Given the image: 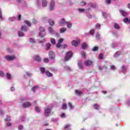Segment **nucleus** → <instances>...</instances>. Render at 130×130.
<instances>
[{
	"instance_id": "obj_13",
	"label": "nucleus",
	"mask_w": 130,
	"mask_h": 130,
	"mask_svg": "<svg viewBox=\"0 0 130 130\" xmlns=\"http://www.w3.org/2000/svg\"><path fill=\"white\" fill-rule=\"evenodd\" d=\"M78 66L81 70L84 68V66L83 65V62H82V60H79L78 62Z\"/></svg>"
},
{
	"instance_id": "obj_36",
	"label": "nucleus",
	"mask_w": 130,
	"mask_h": 130,
	"mask_svg": "<svg viewBox=\"0 0 130 130\" xmlns=\"http://www.w3.org/2000/svg\"><path fill=\"white\" fill-rule=\"evenodd\" d=\"M24 23H25V24H26V25L28 26V27H31V23L30 22V21H29L28 20H25Z\"/></svg>"
},
{
	"instance_id": "obj_64",
	"label": "nucleus",
	"mask_w": 130,
	"mask_h": 130,
	"mask_svg": "<svg viewBox=\"0 0 130 130\" xmlns=\"http://www.w3.org/2000/svg\"><path fill=\"white\" fill-rule=\"evenodd\" d=\"M126 104L130 106V99H128V100L126 101Z\"/></svg>"
},
{
	"instance_id": "obj_26",
	"label": "nucleus",
	"mask_w": 130,
	"mask_h": 130,
	"mask_svg": "<svg viewBox=\"0 0 130 130\" xmlns=\"http://www.w3.org/2000/svg\"><path fill=\"white\" fill-rule=\"evenodd\" d=\"M125 72H126V67L124 65L122 67V73L125 74Z\"/></svg>"
},
{
	"instance_id": "obj_45",
	"label": "nucleus",
	"mask_w": 130,
	"mask_h": 130,
	"mask_svg": "<svg viewBox=\"0 0 130 130\" xmlns=\"http://www.w3.org/2000/svg\"><path fill=\"white\" fill-rule=\"evenodd\" d=\"M90 34H91V35H94V34L95 33V30L94 29H91L89 31Z\"/></svg>"
},
{
	"instance_id": "obj_14",
	"label": "nucleus",
	"mask_w": 130,
	"mask_h": 130,
	"mask_svg": "<svg viewBox=\"0 0 130 130\" xmlns=\"http://www.w3.org/2000/svg\"><path fill=\"white\" fill-rule=\"evenodd\" d=\"M92 61H91L90 60H87L84 62V64L86 67H89V66H91V64H92Z\"/></svg>"
},
{
	"instance_id": "obj_32",
	"label": "nucleus",
	"mask_w": 130,
	"mask_h": 130,
	"mask_svg": "<svg viewBox=\"0 0 130 130\" xmlns=\"http://www.w3.org/2000/svg\"><path fill=\"white\" fill-rule=\"evenodd\" d=\"M82 49L85 50L87 48V44L86 43H83L81 46Z\"/></svg>"
},
{
	"instance_id": "obj_18",
	"label": "nucleus",
	"mask_w": 130,
	"mask_h": 130,
	"mask_svg": "<svg viewBox=\"0 0 130 130\" xmlns=\"http://www.w3.org/2000/svg\"><path fill=\"white\" fill-rule=\"evenodd\" d=\"M93 107L94 109L95 110H100V106L98 105V104H95L93 105Z\"/></svg>"
},
{
	"instance_id": "obj_15",
	"label": "nucleus",
	"mask_w": 130,
	"mask_h": 130,
	"mask_svg": "<svg viewBox=\"0 0 130 130\" xmlns=\"http://www.w3.org/2000/svg\"><path fill=\"white\" fill-rule=\"evenodd\" d=\"M98 68L100 71H104V72H106L107 71V67L105 66H98Z\"/></svg>"
},
{
	"instance_id": "obj_21",
	"label": "nucleus",
	"mask_w": 130,
	"mask_h": 130,
	"mask_svg": "<svg viewBox=\"0 0 130 130\" xmlns=\"http://www.w3.org/2000/svg\"><path fill=\"white\" fill-rule=\"evenodd\" d=\"M45 74L47 77H52L53 76V74L48 71H46Z\"/></svg>"
},
{
	"instance_id": "obj_56",
	"label": "nucleus",
	"mask_w": 130,
	"mask_h": 130,
	"mask_svg": "<svg viewBox=\"0 0 130 130\" xmlns=\"http://www.w3.org/2000/svg\"><path fill=\"white\" fill-rule=\"evenodd\" d=\"M24 128V127L23 126V125H19V126H18V129L19 130H22V129H23Z\"/></svg>"
},
{
	"instance_id": "obj_31",
	"label": "nucleus",
	"mask_w": 130,
	"mask_h": 130,
	"mask_svg": "<svg viewBox=\"0 0 130 130\" xmlns=\"http://www.w3.org/2000/svg\"><path fill=\"white\" fill-rule=\"evenodd\" d=\"M18 34L19 37H24V32H23L22 31H18Z\"/></svg>"
},
{
	"instance_id": "obj_20",
	"label": "nucleus",
	"mask_w": 130,
	"mask_h": 130,
	"mask_svg": "<svg viewBox=\"0 0 130 130\" xmlns=\"http://www.w3.org/2000/svg\"><path fill=\"white\" fill-rule=\"evenodd\" d=\"M20 100L22 102L28 101L29 100V98L26 96L21 97L20 98Z\"/></svg>"
},
{
	"instance_id": "obj_8",
	"label": "nucleus",
	"mask_w": 130,
	"mask_h": 130,
	"mask_svg": "<svg viewBox=\"0 0 130 130\" xmlns=\"http://www.w3.org/2000/svg\"><path fill=\"white\" fill-rule=\"evenodd\" d=\"M120 14L122 17H124L125 18H126L127 16L128 15V14L127 12L124 11V10H121L119 11Z\"/></svg>"
},
{
	"instance_id": "obj_38",
	"label": "nucleus",
	"mask_w": 130,
	"mask_h": 130,
	"mask_svg": "<svg viewBox=\"0 0 130 130\" xmlns=\"http://www.w3.org/2000/svg\"><path fill=\"white\" fill-rule=\"evenodd\" d=\"M64 69L65 71H68V72H71V68L69 66H65L64 67Z\"/></svg>"
},
{
	"instance_id": "obj_46",
	"label": "nucleus",
	"mask_w": 130,
	"mask_h": 130,
	"mask_svg": "<svg viewBox=\"0 0 130 130\" xmlns=\"http://www.w3.org/2000/svg\"><path fill=\"white\" fill-rule=\"evenodd\" d=\"M5 121H10L11 120V117L10 116H7V118L5 119Z\"/></svg>"
},
{
	"instance_id": "obj_2",
	"label": "nucleus",
	"mask_w": 130,
	"mask_h": 130,
	"mask_svg": "<svg viewBox=\"0 0 130 130\" xmlns=\"http://www.w3.org/2000/svg\"><path fill=\"white\" fill-rule=\"evenodd\" d=\"M73 57V52L72 51H68L66 54V56L64 58L65 61H68V60H70L71 58Z\"/></svg>"
},
{
	"instance_id": "obj_37",
	"label": "nucleus",
	"mask_w": 130,
	"mask_h": 130,
	"mask_svg": "<svg viewBox=\"0 0 130 130\" xmlns=\"http://www.w3.org/2000/svg\"><path fill=\"white\" fill-rule=\"evenodd\" d=\"M81 55L83 57V58H86V53L84 51H81Z\"/></svg>"
},
{
	"instance_id": "obj_49",
	"label": "nucleus",
	"mask_w": 130,
	"mask_h": 130,
	"mask_svg": "<svg viewBox=\"0 0 130 130\" xmlns=\"http://www.w3.org/2000/svg\"><path fill=\"white\" fill-rule=\"evenodd\" d=\"M55 39L52 38L51 39V43H52V44H55Z\"/></svg>"
},
{
	"instance_id": "obj_35",
	"label": "nucleus",
	"mask_w": 130,
	"mask_h": 130,
	"mask_svg": "<svg viewBox=\"0 0 130 130\" xmlns=\"http://www.w3.org/2000/svg\"><path fill=\"white\" fill-rule=\"evenodd\" d=\"M9 21H10L11 22H13L14 21H15L16 20V17L13 16L12 17H10L8 19Z\"/></svg>"
},
{
	"instance_id": "obj_52",
	"label": "nucleus",
	"mask_w": 130,
	"mask_h": 130,
	"mask_svg": "<svg viewBox=\"0 0 130 130\" xmlns=\"http://www.w3.org/2000/svg\"><path fill=\"white\" fill-rule=\"evenodd\" d=\"M48 61H49V59H48V58H45L44 59V62L46 63H48Z\"/></svg>"
},
{
	"instance_id": "obj_53",
	"label": "nucleus",
	"mask_w": 130,
	"mask_h": 130,
	"mask_svg": "<svg viewBox=\"0 0 130 130\" xmlns=\"http://www.w3.org/2000/svg\"><path fill=\"white\" fill-rule=\"evenodd\" d=\"M62 109H67V104H63L62 106Z\"/></svg>"
},
{
	"instance_id": "obj_43",
	"label": "nucleus",
	"mask_w": 130,
	"mask_h": 130,
	"mask_svg": "<svg viewBox=\"0 0 130 130\" xmlns=\"http://www.w3.org/2000/svg\"><path fill=\"white\" fill-rule=\"evenodd\" d=\"M29 42H30V43H35L36 42V41H35V40H34V39L30 38Z\"/></svg>"
},
{
	"instance_id": "obj_39",
	"label": "nucleus",
	"mask_w": 130,
	"mask_h": 130,
	"mask_svg": "<svg viewBox=\"0 0 130 130\" xmlns=\"http://www.w3.org/2000/svg\"><path fill=\"white\" fill-rule=\"evenodd\" d=\"M95 38L98 40H100V34H99V32H97L95 36Z\"/></svg>"
},
{
	"instance_id": "obj_7",
	"label": "nucleus",
	"mask_w": 130,
	"mask_h": 130,
	"mask_svg": "<svg viewBox=\"0 0 130 130\" xmlns=\"http://www.w3.org/2000/svg\"><path fill=\"white\" fill-rule=\"evenodd\" d=\"M79 43H80V41L79 40H73L72 41L71 44L72 45H73V46H75V47H77V46L79 45Z\"/></svg>"
},
{
	"instance_id": "obj_61",
	"label": "nucleus",
	"mask_w": 130,
	"mask_h": 130,
	"mask_svg": "<svg viewBox=\"0 0 130 130\" xmlns=\"http://www.w3.org/2000/svg\"><path fill=\"white\" fill-rule=\"evenodd\" d=\"M96 29H100V24L97 23L95 25Z\"/></svg>"
},
{
	"instance_id": "obj_3",
	"label": "nucleus",
	"mask_w": 130,
	"mask_h": 130,
	"mask_svg": "<svg viewBox=\"0 0 130 130\" xmlns=\"http://www.w3.org/2000/svg\"><path fill=\"white\" fill-rule=\"evenodd\" d=\"M39 30H40L39 36L42 38L43 37H44V36H45V35H46V32H45V29L42 26L40 27Z\"/></svg>"
},
{
	"instance_id": "obj_30",
	"label": "nucleus",
	"mask_w": 130,
	"mask_h": 130,
	"mask_svg": "<svg viewBox=\"0 0 130 130\" xmlns=\"http://www.w3.org/2000/svg\"><path fill=\"white\" fill-rule=\"evenodd\" d=\"M40 71H41V74H44L45 72V68L44 67L40 68Z\"/></svg>"
},
{
	"instance_id": "obj_59",
	"label": "nucleus",
	"mask_w": 130,
	"mask_h": 130,
	"mask_svg": "<svg viewBox=\"0 0 130 130\" xmlns=\"http://www.w3.org/2000/svg\"><path fill=\"white\" fill-rule=\"evenodd\" d=\"M92 50L93 51H97L98 50V47H94L92 49Z\"/></svg>"
},
{
	"instance_id": "obj_50",
	"label": "nucleus",
	"mask_w": 130,
	"mask_h": 130,
	"mask_svg": "<svg viewBox=\"0 0 130 130\" xmlns=\"http://www.w3.org/2000/svg\"><path fill=\"white\" fill-rule=\"evenodd\" d=\"M56 46L57 48H60V47H61V44L58 43L57 44H56Z\"/></svg>"
},
{
	"instance_id": "obj_28",
	"label": "nucleus",
	"mask_w": 130,
	"mask_h": 130,
	"mask_svg": "<svg viewBox=\"0 0 130 130\" xmlns=\"http://www.w3.org/2000/svg\"><path fill=\"white\" fill-rule=\"evenodd\" d=\"M50 47H51V44L47 43L46 44V48L47 50H49V49H50Z\"/></svg>"
},
{
	"instance_id": "obj_48",
	"label": "nucleus",
	"mask_w": 130,
	"mask_h": 130,
	"mask_svg": "<svg viewBox=\"0 0 130 130\" xmlns=\"http://www.w3.org/2000/svg\"><path fill=\"white\" fill-rule=\"evenodd\" d=\"M69 106L70 107V109H74V107L73 106V105H72V103H69Z\"/></svg>"
},
{
	"instance_id": "obj_25",
	"label": "nucleus",
	"mask_w": 130,
	"mask_h": 130,
	"mask_svg": "<svg viewBox=\"0 0 130 130\" xmlns=\"http://www.w3.org/2000/svg\"><path fill=\"white\" fill-rule=\"evenodd\" d=\"M66 24L67 25V27L69 29H71V28H72V23H71L70 22L67 21Z\"/></svg>"
},
{
	"instance_id": "obj_22",
	"label": "nucleus",
	"mask_w": 130,
	"mask_h": 130,
	"mask_svg": "<svg viewBox=\"0 0 130 130\" xmlns=\"http://www.w3.org/2000/svg\"><path fill=\"white\" fill-rule=\"evenodd\" d=\"M114 28H115V29H116L117 30H119L120 29V26H119V25H118V24L115 23L114 24Z\"/></svg>"
},
{
	"instance_id": "obj_41",
	"label": "nucleus",
	"mask_w": 130,
	"mask_h": 130,
	"mask_svg": "<svg viewBox=\"0 0 130 130\" xmlns=\"http://www.w3.org/2000/svg\"><path fill=\"white\" fill-rule=\"evenodd\" d=\"M117 44H118V43H117V42L113 43L112 47L113 48H115V47H116V46H117Z\"/></svg>"
},
{
	"instance_id": "obj_11",
	"label": "nucleus",
	"mask_w": 130,
	"mask_h": 130,
	"mask_svg": "<svg viewBox=\"0 0 130 130\" xmlns=\"http://www.w3.org/2000/svg\"><path fill=\"white\" fill-rule=\"evenodd\" d=\"M30 106H31V103L30 102L24 103L22 105V107H23V108H27L30 107Z\"/></svg>"
},
{
	"instance_id": "obj_12",
	"label": "nucleus",
	"mask_w": 130,
	"mask_h": 130,
	"mask_svg": "<svg viewBox=\"0 0 130 130\" xmlns=\"http://www.w3.org/2000/svg\"><path fill=\"white\" fill-rule=\"evenodd\" d=\"M54 1L52 0L51 1V4L50 6V11H53V10H54Z\"/></svg>"
},
{
	"instance_id": "obj_17",
	"label": "nucleus",
	"mask_w": 130,
	"mask_h": 130,
	"mask_svg": "<svg viewBox=\"0 0 130 130\" xmlns=\"http://www.w3.org/2000/svg\"><path fill=\"white\" fill-rule=\"evenodd\" d=\"M88 7H90V8H92L93 9H95V8H97V4L89 3H88Z\"/></svg>"
},
{
	"instance_id": "obj_58",
	"label": "nucleus",
	"mask_w": 130,
	"mask_h": 130,
	"mask_svg": "<svg viewBox=\"0 0 130 130\" xmlns=\"http://www.w3.org/2000/svg\"><path fill=\"white\" fill-rule=\"evenodd\" d=\"M99 59H103V54H100L99 56Z\"/></svg>"
},
{
	"instance_id": "obj_6",
	"label": "nucleus",
	"mask_w": 130,
	"mask_h": 130,
	"mask_svg": "<svg viewBox=\"0 0 130 130\" xmlns=\"http://www.w3.org/2000/svg\"><path fill=\"white\" fill-rule=\"evenodd\" d=\"M5 58L7 59V60L11 61V60H14V59L16 58V57L13 55H12V56L7 55L5 56Z\"/></svg>"
},
{
	"instance_id": "obj_40",
	"label": "nucleus",
	"mask_w": 130,
	"mask_h": 130,
	"mask_svg": "<svg viewBox=\"0 0 130 130\" xmlns=\"http://www.w3.org/2000/svg\"><path fill=\"white\" fill-rule=\"evenodd\" d=\"M102 16L104 17L105 19H106L107 18V13L105 12H102Z\"/></svg>"
},
{
	"instance_id": "obj_55",
	"label": "nucleus",
	"mask_w": 130,
	"mask_h": 130,
	"mask_svg": "<svg viewBox=\"0 0 130 130\" xmlns=\"http://www.w3.org/2000/svg\"><path fill=\"white\" fill-rule=\"evenodd\" d=\"M0 76L2 77L5 76V73L2 71H0Z\"/></svg>"
},
{
	"instance_id": "obj_47",
	"label": "nucleus",
	"mask_w": 130,
	"mask_h": 130,
	"mask_svg": "<svg viewBox=\"0 0 130 130\" xmlns=\"http://www.w3.org/2000/svg\"><path fill=\"white\" fill-rule=\"evenodd\" d=\"M35 110L37 112H40V108L38 107H35Z\"/></svg>"
},
{
	"instance_id": "obj_44",
	"label": "nucleus",
	"mask_w": 130,
	"mask_h": 130,
	"mask_svg": "<svg viewBox=\"0 0 130 130\" xmlns=\"http://www.w3.org/2000/svg\"><path fill=\"white\" fill-rule=\"evenodd\" d=\"M6 78L7 79H8V80H11V74H10L9 73H7Z\"/></svg>"
},
{
	"instance_id": "obj_57",
	"label": "nucleus",
	"mask_w": 130,
	"mask_h": 130,
	"mask_svg": "<svg viewBox=\"0 0 130 130\" xmlns=\"http://www.w3.org/2000/svg\"><path fill=\"white\" fill-rule=\"evenodd\" d=\"M115 69H116L115 66H114V65L111 66V70H112V71H115Z\"/></svg>"
},
{
	"instance_id": "obj_33",
	"label": "nucleus",
	"mask_w": 130,
	"mask_h": 130,
	"mask_svg": "<svg viewBox=\"0 0 130 130\" xmlns=\"http://www.w3.org/2000/svg\"><path fill=\"white\" fill-rule=\"evenodd\" d=\"M67 31V28L64 27H62L60 29V33H64L65 31Z\"/></svg>"
},
{
	"instance_id": "obj_62",
	"label": "nucleus",
	"mask_w": 130,
	"mask_h": 130,
	"mask_svg": "<svg viewBox=\"0 0 130 130\" xmlns=\"http://www.w3.org/2000/svg\"><path fill=\"white\" fill-rule=\"evenodd\" d=\"M46 40H45V39L42 40L41 41H39V43H44V42H45Z\"/></svg>"
},
{
	"instance_id": "obj_42",
	"label": "nucleus",
	"mask_w": 130,
	"mask_h": 130,
	"mask_svg": "<svg viewBox=\"0 0 130 130\" xmlns=\"http://www.w3.org/2000/svg\"><path fill=\"white\" fill-rule=\"evenodd\" d=\"M75 93H76V94H77V95H82V92H81L80 90H76V91H75Z\"/></svg>"
},
{
	"instance_id": "obj_54",
	"label": "nucleus",
	"mask_w": 130,
	"mask_h": 130,
	"mask_svg": "<svg viewBox=\"0 0 130 130\" xmlns=\"http://www.w3.org/2000/svg\"><path fill=\"white\" fill-rule=\"evenodd\" d=\"M62 42H63V39H62V38L60 39L58 41V43H60V44H61V43H62Z\"/></svg>"
},
{
	"instance_id": "obj_4",
	"label": "nucleus",
	"mask_w": 130,
	"mask_h": 130,
	"mask_svg": "<svg viewBox=\"0 0 130 130\" xmlns=\"http://www.w3.org/2000/svg\"><path fill=\"white\" fill-rule=\"evenodd\" d=\"M51 113V109L49 108H45V111H44V114L46 117L49 116V114Z\"/></svg>"
},
{
	"instance_id": "obj_63",
	"label": "nucleus",
	"mask_w": 130,
	"mask_h": 130,
	"mask_svg": "<svg viewBox=\"0 0 130 130\" xmlns=\"http://www.w3.org/2000/svg\"><path fill=\"white\" fill-rule=\"evenodd\" d=\"M0 115H4V111L2 109H0Z\"/></svg>"
},
{
	"instance_id": "obj_29",
	"label": "nucleus",
	"mask_w": 130,
	"mask_h": 130,
	"mask_svg": "<svg viewBox=\"0 0 130 130\" xmlns=\"http://www.w3.org/2000/svg\"><path fill=\"white\" fill-rule=\"evenodd\" d=\"M96 129H98V127H95L94 126H92L91 128L89 130H96ZM81 130H87V129L85 128H82Z\"/></svg>"
},
{
	"instance_id": "obj_27",
	"label": "nucleus",
	"mask_w": 130,
	"mask_h": 130,
	"mask_svg": "<svg viewBox=\"0 0 130 130\" xmlns=\"http://www.w3.org/2000/svg\"><path fill=\"white\" fill-rule=\"evenodd\" d=\"M49 24L50 26H53L54 25V21L52 19H49Z\"/></svg>"
},
{
	"instance_id": "obj_60",
	"label": "nucleus",
	"mask_w": 130,
	"mask_h": 130,
	"mask_svg": "<svg viewBox=\"0 0 130 130\" xmlns=\"http://www.w3.org/2000/svg\"><path fill=\"white\" fill-rule=\"evenodd\" d=\"M21 17H22V16L21 15V14H19V15H18L17 16V20H18V21H20V20H21Z\"/></svg>"
},
{
	"instance_id": "obj_24",
	"label": "nucleus",
	"mask_w": 130,
	"mask_h": 130,
	"mask_svg": "<svg viewBox=\"0 0 130 130\" xmlns=\"http://www.w3.org/2000/svg\"><path fill=\"white\" fill-rule=\"evenodd\" d=\"M121 54V52L118 51L114 54V57H118Z\"/></svg>"
},
{
	"instance_id": "obj_10",
	"label": "nucleus",
	"mask_w": 130,
	"mask_h": 130,
	"mask_svg": "<svg viewBox=\"0 0 130 130\" xmlns=\"http://www.w3.org/2000/svg\"><path fill=\"white\" fill-rule=\"evenodd\" d=\"M48 29L49 34H51V35H54V34H55V31L53 30V28H52V27L49 26Z\"/></svg>"
},
{
	"instance_id": "obj_19",
	"label": "nucleus",
	"mask_w": 130,
	"mask_h": 130,
	"mask_svg": "<svg viewBox=\"0 0 130 130\" xmlns=\"http://www.w3.org/2000/svg\"><path fill=\"white\" fill-rule=\"evenodd\" d=\"M35 60L36 61H38V62H40V61H41V58H40V56L38 55L35 56Z\"/></svg>"
},
{
	"instance_id": "obj_16",
	"label": "nucleus",
	"mask_w": 130,
	"mask_h": 130,
	"mask_svg": "<svg viewBox=\"0 0 130 130\" xmlns=\"http://www.w3.org/2000/svg\"><path fill=\"white\" fill-rule=\"evenodd\" d=\"M20 30H21V31H23L24 32H27V31H28V27L27 26L23 25L22 26Z\"/></svg>"
},
{
	"instance_id": "obj_51",
	"label": "nucleus",
	"mask_w": 130,
	"mask_h": 130,
	"mask_svg": "<svg viewBox=\"0 0 130 130\" xmlns=\"http://www.w3.org/2000/svg\"><path fill=\"white\" fill-rule=\"evenodd\" d=\"M70 126H71L70 124H67L65 125L64 127L65 129H67L69 128V127H70Z\"/></svg>"
},
{
	"instance_id": "obj_34",
	"label": "nucleus",
	"mask_w": 130,
	"mask_h": 130,
	"mask_svg": "<svg viewBox=\"0 0 130 130\" xmlns=\"http://www.w3.org/2000/svg\"><path fill=\"white\" fill-rule=\"evenodd\" d=\"M38 88H39V86L38 85L35 86L31 88V91H33V92H35V91H36L38 89Z\"/></svg>"
},
{
	"instance_id": "obj_9",
	"label": "nucleus",
	"mask_w": 130,
	"mask_h": 130,
	"mask_svg": "<svg viewBox=\"0 0 130 130\" xmlns=\"http://www.w3.org/2000/svg\"><path fill=\"white\" fill-rule=\"evenodd\" d=\"M67 22L68 21H66L64 18H62L60 20L59 25L61 26V27H63V26L67 24Z\"/></svg>"
},
{
	"instance_id": "obj_23",
	"label": "nucleus",
	"mask_w": 130,
	"mask_h": 130,
	"mask_svg": "<svg viewBox=\"0 0 130 130\" xmlns=\"http://www.w3.org/2000/svg\"><path fill=\"white\" fill-rule=\"evenodd\" d=\"M42 6L44 7V8L47 6V1L42 0Z\"/></svg>"
},
{
	"instance_id": "obj_5",
	"label": "nucleus",
	"mask_w": 130,
	"mask_h": 130,
	"mask_svg": "<svg viewBox=\"0 0 130 130\" xmlns=\"http://www.w3.org/2000/svg\"><path fill=\"white\" fill-rule=\"evenodd\" d=\"M49 56L50 59H51V60L54 59V58H55V53H54L52 51H50L49 52Z\"/></svg>"
},
{
	"instance_id": "obj_1",
	"label": "nucleus",
	"mask_w": 130,
	"mask_h": 130,
	"mask_svg": "<svg viewBox=\"0 0 130 130\" xmlns=\"http://www.w3.org/2000/svg\"><path fill=\"white\" fill-rule=\"evenodd\" d=\"M91 9L90 8H88V10L83 8H79L78 11L79 13H85V12L86 17H87L88 19H92V15L90 14V12H89V11Z\"/></svg>"
}]
</instances>
